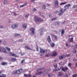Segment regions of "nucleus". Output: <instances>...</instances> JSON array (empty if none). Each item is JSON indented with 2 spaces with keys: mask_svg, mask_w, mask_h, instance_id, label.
Returning <instances> with one entry per match:
<instances>
[{
  "mask_svg": "<svg viewBox=\"0 0 77 77\" xmlns=\"http://www.w3.org/2000/svg\"><path fill=\"white\" fill-rule=\"evenodd\" d=\"M25 48L28 50H32V49H31L28 46V45L26 46Z\"/></svg>",
  "mask_w": 77,
  "mask_h": 77,
  "instance_id": "obj_19",
  "label": "nucleus"
},
{
  "mask_svg": "<svg viewBox=\"0 0 77 77\" xmlns=\"http://www.w3.org/2000/svg\"><path fill=\"white\" fill-rule=\"evenodd\" d=\"M57 23L58 25H59V22H57Z\"/></svg>",
  "mask_w": 77,
  "mask_h": 77,
  "instance_id": "obj_59",
  "label": "nucleus"
},
{
  "mask_svg": "<svg viewBox=\"0 0 77 77\" xmlns=\"http://www.w3.org/2000/svg\"><path fill=\"white\" fill-rule=\"evenodd\" d=\"M44 29L43 28H41V29H40V31H42V32H43V30Z\"/></svg>",
  "mask_w": 77,
  "mask_h": 77,
  "instance_id": "obj_46",
  "label": "nucleus"
},
{
  "mask_svg": "<svg viewBox=\"0 0 77 77\" xmlns=\"http://www.w3.org/2000/svg\"><path fill=\"white\" fill-rule=\"evenodd\" d=\"M42 69V68L37 69V71H38L39 70H41Z\"/></svg>",
  "mask_w": 77,
  "mask_h": 77,
  "instance_id": "obj_43",
  "label": "nucleus"
},
{
  "mask_svg": "<svg viewBox=\"0 0 77 77\" xmlns=\"http://www.w3.org/2000/svg\"><path fill=\"white\" fill-rule=\"evenodd\" d=\"M30 30L32 32H31V35H34L35 32V29L34 28H32L30 29Z\"/></svg>",
  "mask_w": 77,
  "mask_h": 77,
  "instance_id": "obj_8",
  "label": "nucleus"
},
{
  "mask_svg": "<svg viewBox=\"0 0 77 77\" xmlns=\"http://www.w3.org/2000/svg\"><path fill=\"white\" fill-rule=\"evenodd\" d=\"M29 15V14H26L25 15V17L26 18H27L28 17Z\"/></svg>",
  "mask_w": 77,
  "mask_h": 77,
  "instance_id": "obj_41",
  "label": "nucleus"
},
{
  "mask_svg": "<svg viewBox=\"0 0 77 77\" xmlns=\"http://www.w3.org/2000/svg\"><path fill=\"white\" fill-rule=\"evenodd\" d=\"M77 12V9H76L75 10V12Z\"/></svg>",
  "mask_w": 77,
  "mask_h": 77,
  "instance_id": "obj_61",
  "label": "nucleus"
},
{
  "mask_svg": "<svg viewBox=\"0 0 77 77\" xmlns=\"http://www.w3.org/2000/svg\"><path fill=\"white\" fill-rule=\"evenodd\" d=\"M72 64L71 63H69L68 64V66L69 67H71V66L72 65Z\"/></svg>",
  "mask_w": 77,
  "mask_h": 77,
  "instance_id": "obj_35",
  "label": "nucleus"
},
{
  "mask_svg": "<svg viewBox=\"0 0 77 77\" xmlns=\"http://www.w3.org/2000/svg\"><path fill=\"white\" fill-rule=\"evenodd\" d=\"M68 36L69 37H73V36L72 35H68Z\"/></svg>",
  "mask_w": 77,
  "mask_h": 77,
  "instance_id": "obj_51",
  "label": "nucleus"
},
{
  "mask_svg": "<svg viewBox=\"0 0 77 77\" xmlns=\"http://www.w3.org/2000/svg\"><path fill=\"white\" fill-rule=\"evenodd\" d=\"M46 5H47V6H50V5H51L50 4H48V3H47Z\"/></svg>",
  "mask_w": 77,
  "mask_h": 77,
  "instance_id": "obj_48",
  "label": "nucleus"
},
{
  "mask_svg": "<svg viewBox=\"0 0 77 77\" xmlns=\"http://www.w3.org/2000/svg\"><path fill=\"white\" fill-rule=\"evenodd\" d=\"M57 55V53L56 52H54L53 53L52 55H51V57L55 56Z\"/></svg>",
  "mask_w": 77,
  "mask_h": 77,
  "instance_id": "obj_15",
  "label": "nucleus"
},
{
  "mask_svg": "<svg viewBox=\"0 0 77 77\" xmlns=\"http://www.w3.org/2000/svg\"><path fill=\"white\" fill-rule=\"evenodd\" d=\"M23 41V40L22 39L19 40V42H22Z\"/></svg>",
  "mask_w": 77,
  "mask_h": 77,
  "instance_id": "obj_53",
  "label": "nucleus"
},
{
  "mask_svg": "<svg viewBox=\"0 0 77 77\" xmlns=\"http://www.w3.org/2000/svg\"><path fill=\"white\" fill-rule=\"evenodd\" d=\"M59 11L58 10H56L54 12V14H57L58 13Z\"/></svg>",
  "mask_w": 77,
  "mask_h": 77,
  "instance_id": "obj_37",
  "label": "nucleus"
},
{
  "mask_svg": "<svg viewBox=\"0 0 77 77\" xmlns=\"http://www.w3.org/2000/svg\"><path fill=\"white\" fill-rule=\"evenodd\" d=\"M42 17H43L44 18L45 17L44 15H42Z\"/></svg>",
  "mask_w": 77,
  "mask_h": 77,
  "instance_id": "obj_62",
  "label": "nucleus"
},
{
  "mask_svg": "<svg viewBox=\"0 0 77 77\" xmlns=\"http://www.w3.org/2000/svg\"><path fill=\"white\" fill-rule=\"evenodd\" d=\"M34 21L35 22H39L42 23L44 21V20L40 17H34Z\"/></svg>",
  "mask_w": 77,
  "mask_h": 77,
  "instance_id": "obj_2",
  "label": "nucleus"
},
{
  "mask_svg": "<svg viewBox=\"0 0 77 77\" xmlns=\"http://www.w3.org/2000/svg\"><path fill=\"white\" fill-rule=\"evenodd\" d=\"M6 75L3 74L1 75H0V77H6Z\"/></svg>",
  "mask_w": 77,
  "mask_h": 77,
  "instance_id": "obj_26",
  "label": "nucleus"
},
{
  "mask_svg": "<svg viewBox=\"0 0 77 77\" xmlns=\"http://www.w3.org/2000/svg\"><path fill=\"white\" fill-rule=\"evenodd\" d=\"M47 41L49 43L51 42V40L50 35H48V37H47Z\"/></svg>",
  "mask_w": 77,
  "mask_h": 77,
  "instance_id": "obj_12",
  "label": "nucleus"
},
{
  "mask_svg": "<svg viewBox=\"0 0 77 77\" xmlns=\"http://www.w3.org/2000/svg\"><path fill=\"white\" fill-rule=\"evenodd\" d=\"M75 67H77V63H76L75 65Z\"/></svg>",
  "mask_w": 77,
  "mask_h": 77,
  "instance_id": "obj_57",
  "label": "nucleus"
},
{
  "mask_svg": "<svg viewBox=\"0 0 77 77\" xmlns=\"http://www.w3.org/2000/svg\"><path fill=\"white\" fill-rule=\"evenodd\" d=\"M69 40L70 42H73V38L72 37L69 39Z\"/></svg>",
  "mask_w": 77,
  "mask_h": 77,
  "instance_id": "obj_17",
  "label": "nucleus"
},
{
  "mask_svg": "<svg viewBox=\"0 0 77 77\" xmlns=\"http://www.w3.org/2000/svg\"><path fill=\"white\" fill-rule=\"evenodd\" d=\"M60 70V69H54L53 70V72H56L57 71H59V70Z\"/></svg>",
  "mask_w": 77,
  "mask_h": 77,
  "instance_id": "obj_34",
  "label": "nucleus"
},
{
  "mask_svg": "<svg viewBox=\"0 0 77 77\" xmlns=\"http://www.w3.org/2000/svg\"><path fill=\"white\" fill-rule=\"evenodd\" d=\"M55 46V44L54 43H52L51 44V46L52 48H54Z\"/></svg>",
  "mask_w": 77,
  "mask_h": 77,
  "instance_id": "obj_25",
  "label": "nucleus"
},
{
  "mask_svg": "<svg viewBox=\"0 0 77 77\" xmlns=\"http://www.w3.org/2000/svg\"><path fill=\"white\" fill-rule=\"evenodd\" d=\"M54 67L55 68H56L57 67V65H55L54 66Z\"/></svg>",
  "mask_w": 77,
  "mask_h": 77,
  "instance_id": "obj_42",
  "label": "nucleus"
},
{
  "mask_svg": "<svg viewBox=\"0 0 77 77\" xmlns=\"http://www.w3.org/2000/svg\"><path fill=\"white\" fill-rule=\"evenodd\" d=\"M66 46H69V45L67 43H66Z\"/></svg>",
  "mask_w": 77,
  "mask_h": 77,
  "instance_id": "obj_56",
  "label": "nucleus"
},
{
  "mask_svg": "<svg viewBox=\"0 0 77 77\" xmlns=\"http://www.w3.org/2000/svg\"><path fill=\"white\" fill-rule=\"evenodd\" d=\"M40 53L43 54H45V52H50L51 51L49 49H47L46 50H44L43 49L40 48Z\"/></svg>",
  "mask_w": 77,
  "mask_h": 77,
  "instance_id": "obj_4",
  "label": "nucleus"
},
{
  "mask_svg": "<svg viewBox=\"0 0 77 77\" xmlns=\"http://www.w3.org/2000/svg\"><path fill=\"white\" fill-rule=\"evenodd\" d=\"M23 71V69H19L18 70H15L12 73V74H20Z\"/></svg>",
  "mask_w": 77,
  "mask_h": 77,
  "instance_id": "obj_3",
  "label": "nucleus"
},
{
  "mask_svg": "<svg viewBox=\"0 0 77 77\" xmlns=\"http://www.w3.org/2000/svg\"><path fill=\"white\" fill-rule=\"evenodd\" d=\"M18 27V25H17L16 24H13L11 26V27L14 29L16 28H17Z\"/></svg>",
  "mask_w": 77,
  "mask_h": 77,
  "instance_id": "obj_9",
  "label": "nucleus"
},
{
  "mask_svg": "<svg viewBox=\"0 0 77 77\" xmlns=\"http://www.w3.org/2000/svg\"><path fill=\"white\" fill-rule=\"evenodd\" d=\"M25 54V53H23L22 54H21V55L22 56H23Z\"/></svg>",
  "mask_w": 77,
  "mask_h": 77,
  "instance_id": "obj_55",
  "label": "nucleus"
},
{
  "mask_svg": "<svg viewBox=\"0 0 77 77\" xmlns=\"http://www.w3.org/2000/svg\"><path fill=\"white\" fill-rule=\"evenodd\" d=\"M20 34H16L14 35V36L16 37H17V36H20Z\"/></svg>",
  "mask_w": 77,
  "mask_h": 77,
  "instance_id": "obj_27",
  "label": "nucleus"
},
{
  "mask_svg": "<svg viewBox=\"0 0 77 77\" xmlns=\"http://www.w3.org/2000/svg\"><path fill=\"white\" fill-rule=\"evenodd\" d=\"M3 59V58L0 57V60H2Z\"/></svg>",
  "mask_w": 77,
  "mask_h": 77,
  "instance_id": "obj_60",
  "label": "nucleus"
},
{
  "mask_svg": "<svg viewBox=\"0 0 77 77\" xmlns=\"http://www.w3.org/2000/svg\"><path fill=\"white\" fill-rule=\"evenodd\" d=\"M65 77H68V76L67 75H66Z\"/></svg>",
  "mask_w": 77,
  "mask_h": 77,
  "instance_id": "obj_64",
  "label": "nucleus"
},
{
  "mask_svg": "<svg viewBox=\"0 0 77 77\" xmlns=\"http://www.w3.org/2000/svg\"><path fill=\"white\" fill-rule=\"evenodd\" d=\"M60 69H62V70L64 72H66L68 69V68L66 66H65L64 67H60Z\"/></svg>",
  "mask_w": 77,
  "mask_h": 77,
  "instance_id": "obj_5",
  "label": "nucleus"
},
{
  "mask_svg": "<svg viewBox=\"0 0 77 77\" xmlns=\"http://www.w3.org/2000/svg\"><path fill=\"white\" fill-rule=\"evenodd\" d=\"M8 3V2L7 0H5L4 2H3V4H6Z\"/></svg>",
  "mask_w": 77,
  "mask_h": 77,
  "instance_id": "obj_28",
  "label": "nucleus"
},
{
  "mask_svg": "<svg viewBox=\"0 0 77 77\" xmlns=\"http://www.w3.org/2000/svg\"><path fill=\"white\" fill-rule=\"evenodd\" d=\"M46 8V5L45 4L44 5H43L42 8L43 9H45Z\"/></svg>",
  "mask_w": 77,
  "mask_h": 77,
  "instance_id": "obj_29",
  "label": "nucleus"
},
{
  "mask_svg": "<svg viewBox=\"0 0 77 77\" xmlns=\"http://www.w3.org/2000/svg\"><path fill=\"white\" fill-rule=\"evenodd\" d=\"M28 77H31L32 76V75L30 74H29L28 75Z\"/></svg>",
  "mask_w": 77,
  "mask_h": 77,
  "instance_id": "obj_50",
  "label": "nucleus"
},
{
  "mask_svg": "<svg viewBox=\"0 0 77 77\" xmlns=\"http://www.w3.org/2000/svg\"><path fill=\"white\" fill-rule=\"evenodd\" d=\"M36 10H37V9L35 8H33V11H36Z\"/></svg>",
  "mask_w": 77,
  "mask_h": 77,
  "instance_id": "obj_45",
  "label": "nucleus"
},
{
  "mask_svg": "<svg viewBox=\"0 0 77 77\" xmlns=\"http://www.w3.org/2000/svg\"><path fill=\"white\" fill-rule=\"evenodd\" d=\"M11 59H12V61H16L17 60L15 58H11Z\"/></svg>",
  "mask_w": 77,
  "mask_h": 77,
  "instance_id": "obj_32",
  "label": "nucleus"
},
{
  "mask_svg": "<svg viewBox=\"0 0 77 77\" xmlns=\"http://www.w3.org/2000/svg\"><path fill=\"white\" fill-rule=\"evenodd\" d=\"M55 8H58L59 2L57 0H55Z\"/></svg>",
  "mask_w": 77,
  "mask_h": 77,
  "instance_id": "obj_7",
  "label": "nucleus"
},
{
  "mask_svg": "<svg viewBox=\"0 0 77 77\" xmlns=\"http://www.w3.org/2000/svg\"><path fill=\"white\" fill-rule=\"evenodd\" d=\"M70 56V54H66L65 55V57H69Z\"/></svg>",
  "mask_w": 77,
  "mask_h": 77,
  "instance_id": "obj_38",
  "label": "nucleus"
},
{
  "mask_svg": "<svg viewBox=\"0 0 77 77\" xmlns=\"http://www.w3.org/2000/svg\"><path fill=\"white\" fill-rule=\"evenodd\" d=\"M66 57V56L65 55H63L59 57V59L60 60H63L65 59Z\"/></svg>",
  "mask_w": 77,
  "mask_h": 77,
  "instance_id": "obj_11",
  "label": "nucleus"
},
{
  "mask_svg": "<svg viewBox=\"0 0 77 77\" xmlns=\"http://www.w3.org/2000/svg\"><path fill=\"white\" fill-rule=\"evenodd\" d=\"M71 6V5L70 4H67L64 7V8H65L66 7V8L64 9L63 8H61L60 9L59 11L60 13H58V15L59 16H60L62 15L64 13L65 11H66L67 9H69V7H70Z\"/></svg>",
  "mask_w": 77,
  "mask_h": 77,
  "instance_id": "obj_1",
  "label": "nucleus"
},
{
  "mask_svg": "<svg viewBox=\"0 0 77 77\" xmlns=\"http://www.w3.org/2000/svg\"><path fill=\"white\" fill-rule=\"evenodd\" d=\"M57 19V17H54L52 19H51V20H52V21H54L56 20Z\"/></svg>",
  "mask_w": 77,
  "mask_h": 77,
  "instance_id": "obj_31",
  "label": "nucleus"
},
{
  "mask_svg": "<svg viewBox=\"0 0 77 77\" xmlns=\"http://www.w3.org/2000/svg\"><path fill=\"white\" fill-rule=\"evenodd\" d=\"M77 48V44L75 45L74 48V51H73L72 52L73 53H76L77 52L76 50V48Z\"/></svg>",
  "mask_w": 77,
  "mask_h": 77,
  "instance_id": "obj_10",
  "label": "nucleus"
},
{
  "mask_svg": "<svg viewBox=\"0 0 77 77\" xmlns=\"http://www.w3.org/2000/svg\"><path fill=\"white\" fill-rule=\"evenodd\" d=\"M36 50L37 51H39V50H38V47H37V48H36Z\"/></svg>",
  "mask_w": 77,
  "mask_h": 77,
  "instance_id": "obj_52",
  "label": "nucleus"
},
{
  "mask_svg": "<svg viewBox=\"0 0 77 77\" xmlns=\"http://www.w3.org/2000/svg\"><path fill=\"white\" fill-rule=\"evenodd\" d=\"M25 60L24 59L21 62V63L22 64L25 61Z\"/></svg>",
  "mask_w": 77,
  "mask_h": 77,
  "instance_id": "obj_44",
  "label": "nucleus"
},
{
  "mask_svg": "<svg viewBox=\"0 0 77 77\" xmlns=\"http://www.w3.org/2000/svg\"><path fill=\"white\" fill-rule=\"evenodd\" d=\"M67 3V2H62L61 3H60L59 4V5H60L61 6L62 5H64L65 4H66Z\"/></svg>",
  "mask_w": 77,
  "mask_h": 77,
  "instance_id": "obj_18",
  "label": "nucleus"
},
{
  "mask_svg": "<svg viewBox=\"0 0 77 77\" xmlns=\"http://www.w3.org/2000/svg\"><path fill=\"white\" fill-rule=\"evenodd\" d=\"M24 76L25 77H28V75H27V74H25L24 75Z\"/></svg>",
  "mask_w": 77,
  "mask_h": 77,
  "instance_id": "obj_47",
  "label": "nucleus"
},
{
  "mask_svg": "<svg viewBox=\"0 0 77 77\" xmlns=\"http://www.w3.org/2000/svg\"><path fill=\"white\" fill-rule=\"evenodd\" d=\"M72 77H77V74H74L72 75Z\"/></svg>",
  "mask_w": 77,
  "mask_h": 77,
  "instance_id": "obj_33",
  "label": "nucleus"
},
{
  "mask_svg": "<svg viewBox=\"0 0 77 77\" xmlns=\"http://www.w3.org/2000/svg\"><path fill=\"white\" fill-rule=\"evenodd\" d=\"M0 52L7 53V52L5 50V49L3 48L0 47Z\"/></svg>",
  "mask_w": 77,
  "mask_h": 77,
  "instance_id": "obj_6",
  "label": "nucleus"
},
{
  "mask_svg": "<svg viewBox=\"0 0 77 77\" xmlns=\"http://www.w3.org/2000/svg\"><path fill=\"white\" fill-rule=\"evenodd\" d=\"M2 71H0V75L2 73Z\"/></svg>",
  "mask_w": 77,
  "mask_h": 77,
  "instance_id": "obj_63",
  "label": "nucleus"
},
{
  "mask_svg": "<svg viewBox=\"0 0 77 77\" xmlns=\"http://www.w3.org/2000/svg\"><path fill=\"white\" fill-rule=\"evenodd\" d=\"M3 28V26H0V28L2 29Z\"/></svg>",
  "mask_w": 77,
  "mask_h": 77,
  "instance_id": "obj_54",
  "label": "nucleus"
},
{
  "mask_svg": "<svg viewBox=\"0 0 77 77\" xmlns=\"http://www.w3.org/2000/svg\"><path fill=\"white\" fill-rule=\"evenodd\" d=\"M9 54H10V56H12L13 57H17V55L16 54H12V53L11 52H10L9 53Z\"/></svg>",
  "mask_w": 77,
  "mask_h": 77,
  "instance_id": "obj_14",
  "label": "nucleus"
},
{
  "mask_svg": "<svg viewBox=\"0 0 77 77\" xmlns=\"http://www.w3.org/2000/svg\"><path fill=\"white\" fill-rule=\"evenodd\" d=\"M65 31L64 29H61V36H62L63 34L64 33Z\"/></svg>",
  "mask_w": 77,
  "mask_h": 77,
  "instance_id": "obj_20",
  "label": "nucleus"
},
{
  "mask_svg": "<svg viewBox=\"0 0 77 77\" xmlns=\"http://www.w3.org/2000/svg\"><path fill=\"white\" fill-rule=\"evenodd\" d=\"M77 8V5H74L72 7V8Z\"/></svg>",
  "mask_w": 77,
  "mask_h": 77,
  "instance_id": "obj_30",
  "label": "nucleus"
},
{
  "mask_svg": "<svg viewBox=\"0 0 77 77\" xmlns=\"http://www.w3.org/2000/svg\"><path fill=\"white\" fill-rule=\"evenodd\" d=\"M62 75V74L61 72H59V73H58L59 76H61Z\"/></svg>",
  "mask_w": 77,
  "mask_h": 77,
  "instance_id": "obj_36",
  "label": "nucleus"
},
{
  "mask_svg": "<svg viewBox=\"0 0 77 77\" xmlns=\"http://www.w3.org/2000/svg\"><path fill=\"white\" fill-rule=\"evenodd\" d=\"M53 76V75L52 74H50L48 75V76L50 77H52Z\"/></svg>",
  "mask_w": 77,
  "mask_h": 77,
  "instance_id": "obj_40",
  "label": "nucleus"
},
{
  "mask_svg": "<svg viewBox=\"0 0 77 77\" xmlns=\"http://www.w3.org/2000/svg\"><path fill=\"white\" fill-rule=\"evenodd\" d=\"M6 49L8 51H10L11 49L10 48H8V47H6Z\"/></svg>",
  "mask_w": 77,
  "mask_h": 77,
  "instance_id": "obj_39",
  "label": "nucleus"
},
{
  "mask_svg": "<svg viewBox=\"0 0 77 77\" xmlns=\"http://www.w3.org/2000/svg\"><path fill=\"white\" fill-rule=\"evenodd\" d=\"M13 13H14V15H15V16H17V14H16L15 12H13Z\"/></svg>",
  "mask_w": 77,
  "mask_h": 77,
  "instance_id": "obj_49",
  "label": "nucleus"
},
{
  "mask_svg": "<svg viewBox=\"0 0 77 77\" xmlns=\"http://www.w3.org/2000/svg\"><path fill=\"white\" fill-rule=\"evenodd\" d=\"M27 26V25L26 23H24L23 25V28L26 29Z\"/></svg>",
  "mask_w": 77,
  "mask_h": 77,
  "instance_id": "obj_21",
  "label": "nucleus"
},
{
  "mask_svg": "<svg viewBox=\"0 0 77 77\" xmlns=\"http://www.w3.org/2000/svg\"><path fill=\"white\" fill-rule=\"evenodd\" d=\"M50 56L51 57V55L50 54H48L45 55V57H49Z\"/></svg>",
  "mask_w": 77,
  "mask_h": 77,
  "instance_id": "obj_23",
  "label": "nucleus"
},
{
  "mask_svg": "<svg viewBox=\"0 0 77 77\" xmlns=\"http://www.w3.org/2000/svg\"><path fill=\"white\" fill-rule=\"evenodd\" d=\"M51 14H49V17H51Z\"/></svg>",
  "mask_w": 77,
  "mask_h": 77,
  "instance_id": "obj_58",
  "label": "nucleus"
},
{
  "mask_svg": "<svg viewBox=\"0 0 77 77\" xmlns=\"http://www.w3.org/2000/svg\"><path fill=\"white\" fill-rule=\"evenodd\" d=\"M7 62H2L1 63V65L3 66L7 65Z\"/></svg>",
  "mask_w": 77,
  "mask_h": 77,
  "instance_id": "obj_16",
  "label": "nucleus"
},
{
  "mask_svg": "<svg viewBox=\"0 0 77 77\" xmlns=\"http://www.w3.org/2000/svg\"><path fill=\"white\" fill-rule=\"evenodd\" d=\"M27 3H25L24 4H23V5H20V8H22V7H23L25 6L26 5H27Z\"/></svg>",
  "mask_w": 77,
  "mask_h": 77,
  "instance_id": "obj_22",
  "label": "nucleus"
},
{
  "mask_svg": "<svg viewBox=\"0 0 77 77\" xmlns=\"http://www.w3.org/2000/svg\"><path fill=\"white\" fill-rule=\"evenodd\" d=\"M51 36H53L55 40H57L58 39V37L57 35H54V34H51Z\"/></svg>",
  "mask_w": 77,
  "mask_h": 77,
  "instance_id": "obj_13",
  "label": "nucleus"
},
{
  "mask_svg": "<svg viewBox=\"0 0 77 77\" xmlns=\"http://www.w3.org/2000/svg\"><path fill=\"white\" fill-rule=\"evenodd\" d=\"M42 73V72H38L36 73H35V75H40Z\"/></svg>",
  "mask_w": 77,
  "mask_h": 77,
  "instance_id": "obj_24",
  "label": "nucleus"
}]
</instances>
